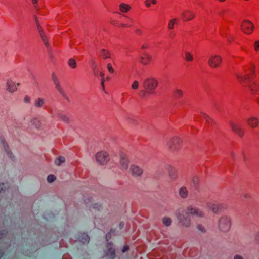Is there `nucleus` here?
<instances>
[{
  "label": "nucleus",
  "mask_w": 259,
  "mask_h": 259,
  "mask_svg": "<svg viewBox=\"0 0 259 259\" xmlns=\"http://www.w3.org/2000/svg\"><path fill=\"white\" fill-rule=\"evenodd\" d=\"M172 36H173V34H170V36H171V37H172Z\"/></svg>",
  "instance_id": "338daca9"
},
{
  "label": "nucleus",
  "mask_w": 259,
  "mask_h": 259,
  "mask_svg": "<svg viewBox=\"0 0 259 259\" xmlns=\"http://www.w3.org/2000/svg\"><path fill=\"white\" fill-rule=\"evenodd\" d=\"M94 73H95V74H96V72H95V70H94Z\"/></svg>",
  "instance_id": "774afa93"
},
{
  "label": "nucleus",
  "mask_w": 259,
  "mask_h": 259,
  "mask_svg": "<svg viewBox=\"0 0 259 259\" xmlns=\"http://www.w3.org/2000/svg\"><path fill=\"white\" fill-rule=\"evenodd\" d=\"M131 9L129 5L124 3H121L119 5V9L123 13L127 12Z\"/></svg>",
  "instance_id": "b1692460"
},
{
  "label": "nucleus",
  "mask_w": 259,
  "mask_h": 259,
  "mask_svg": "<svg viewBox=\"0 0 259 259\" xmlns=\"http://www.w3.org/2000/svg\"><path fill=\"white\" fill-rule=\"evenodd\" d=\"M230 155H231V157L232 158V159H234L235 158V154L233 152H231L230 153Z\"/></svg>",
  "instance_id": "4d7b16f0"
},
{
  "label": "nucleus",
  "mask_w": 259,
  "mask_h": 259,
  "mask_svg": "<svg viewBox=\"0 0 259 259\" xmlns=\"http://www.w3.org/2000/svg\"><path fill=\"white\" fill-rule=\"evenodd\" d=\"M251 71L253 73L254 72V70H253V69H251Z\"/></svg>",
  "instance_id": "e2e57ef3"
},
{
  "label": "nucleus",
  "mask_w": 259,
  "mask_h": 259,
  "mask_svg": "<svg viewBox=\"0 0 259 259\" xmlns=\"http://www.w3.org/2000/svg\"><path fill=\"white\" fill-rule=\"evenodd\" d=\"M56 180V177L52 174L49 175L47 177V181L49 183H52Z\"/></svg>",
  "instance_id": "c9c22d12"
},
{
  "label": "nucleus",
  "mask_w": 259,
  "mask_h": 259,
  "mask_svg": "<svg viewBox=\"0 0 259 259\" xmlns=\"http://www.w3.org/2000/svg\"><path fill=\"white\" fill-rule=\"evenodd\" d=\"M222 61V58L220 56L212 55L208 60V64L211 68H217L221 65Z\"/></svg>",
  "instance_id": "423d86ee"
},
{
  "label": "nucleus",
  "mask_w": 259,
  "mask_h": 259,
  "mask_svg": "<svg viewBox=\"0 0 259 259\" xmlns=\"http://www.w3.org/2000/svg\"><path fill=\"white\" fill-rule=\"evenodd\" d=\"M220 2H224L225 1V0H219Z\"/></svg>",
  "instance_id": "0e129e2a"
},
{
  "label": "nucleus",
  "mask_w": 259,
  "mask_h": 259,
  "mask_svg": "<svg viewBox=\"0 0 259 259\" xmlns=\"http://www.w3.org/2000/svg\"><path fill=\"white\" fill-rule=\"evenodd\" d=\"M146 93H147L146 90H141L140 92V95L142 96V97H144L145 96Z\"/></svg>",
  "instance_id": "49530a36"
},
{
  "label": "nucleus",
  "mask_w": 259,
  "mask_h": 259,
  "mask_svg": "<svg viewBox=\"0 0 259 259\" xmlns=\"http://www.w3.org/2000/svg\"><path fill=\"white\" fill-rule=\"evenodd\" d=\"M35 23L37 26V29L39 35L46 48L50 50L51 49L50 45L49 42V40L47 36L45 33V32L41 26L39 22L38 19L37 17H35Z\"/></svg>",
  "instance_id": "20e7f679"
},
{
  "label": "nucleus",
  "mask_w": 259,
  "mask_h": 259,
  "mask_svg": "<svg viewBox=\"0 0 259 259\" xmlns=\"http://www.w3.org/2000/svg\"><path fill=\"white\" fill-rule=\"evenodd\" d=\"M151 2L153 4H155L156 3V0H152Z\"/></svg>",
  "instance_id": "052dcab7"
},
{
  "label": "nucleus",
  "mask_w": 259,
  "mask_h": 259,
  "mask_svg": "<svg viewBox=\"0 0 259 259\" xmlns=\"http://www.w3.org/2000/svg\"><path fill=\"white\" fill-rule=\"evenodd\" d=\"M234 259H244V258L242 256L237 254L234 256Z\"/></svg>",
  "instance_id": "de8ad7c7"
},
{
  "label": "nucleus",
  "mask_w": 259,
  "mask_h": 259,
  "mask_svg": "<svg viewBox=\"0 0 259 259\" xmlns=\"http://www.w3.org/2000/svg\"><path fill=\"white\" fill-rule=\"evenodd\" d=\"M226 13V10H222L221 11L219 14L221 15H222V16L224 17V14Z\"/></svg>",
  "instance_id": "5fc2aeb1"
},
{
  "label": "nucleus",
  "mask_w": 259,
  "mask_h": 259,
  "mask_svg": "<svg viewBox=\"0 0 259 259\" xmlns=\"http://www.w3.org/2000/svg\"><path fill=\"white\" fill-rule=\"evenodd\" d=\"M157 85L158 82L157 80L152 78H147L143 81V88L149 94H153L155 93L154 90Z\"/></svg>",
  "instance_id": "f03ea898"
},
{
  "label": "nucleus",
  "mask_w": 259,
  "mask_h": 259,
  "mask_svg": "<svg viewBox=\"0 0 259 259\" xmlns=\"http://www.w3.org/2000/svg\"><path fill=\"white\" fill-rule=\"evenodd\" d=\"M84 202L87 207H89L90 210L92 208L94 211H99L102 209V205L99 203H96L92 205V199L91 197L86 198L84 200Z\"/></svg>",
  "instance_id": "9d476101"
},
{
  "label": "nucleus",
  "mask_w": 259,
  "mask_h": 259,
  "mask_svg": "<svg viewBox=\"0 0 259 259\" xmlns=\"http://www.w3.org/2000/svg\"><path fill=\"white\" fill-rule=\"evenodd\" d=\"M130 22H132V21H132V19H130Z\"/></svg>",
  "instance_id": "69168bd1"
},
{
  "label": "nucleus",
  "mask_w": 259,
  "mask_h": 259,
  "mask_svg": "<svg viewBox=\"0 0 259 259\" xmlns=\"http://www.w3.org/2000/svg\"><path fill=\"white\" fill-rule=\"evenodd\" d=\"M68 64L69 66L73 69L75 68L76 67V61L73 58H71L68 60Z\"/></svg>",
  "instance_id": "c756f323"
},
{
  "label": "nucleus",
  "mask_w": 259,
  "mask_h": 259,
  "mask_svg": "<svg viewBox=\"0 0 259 259\" xmlns=\"http://www.w3.org/2000/svg\"><path fill=\"white\" fill-rule=\"evenodd\" d=\"M203 116L208 124H211V123H213L214 121H213V119H212L211 117H210L208 115H206L205 113H203Z\"/></svg>",
  "instance_id": "72a5a7b5"
},
{
  "label": "nucleus",
  "mask_w": 259,
  "mask_h": 259,
  "mask_svg": "<svg viewBox=\"0 0 259 259\" xmlns=\"http://www.w3.org/2000/svg\"><path fill=\"white\" fill-rule=\"evenodd\" d=\"M6 232L4 233L0 232V239H2L4 237V236L5 235Z\"/></svg>",
  "instance_id": "6e6d98bb"
},
{
  "label": "nucleus",
  "mask_w": 259,
  "mask_h": 259,
  "mask_svg": "<svg viewBox=\"0 0 259 259\" xmlns=\"http://www.w3.org/2000/svg\"><path fill=\"white\" fill-rule=\"evenodd\" d=\"M247 123L249 126L255 128L258 125V119L254 116H251L247 119Z\"/></svg>",
  "instance_id": "6ab92c4d"
},
{
  "label": "nucleus",
  "mask_w": 259,
  "mask_h": 259,
  "mask_svg": "<svg viewBox=\"0 0 259 259\" xmlns=\"http://www.w3.org/2000/svg\"><path fill=\"white\" fill-rule=\"evenodd\" d=\"M135 32L137 34L141 35L142 34V32L141 30L137 29L135 31Z\"/></svg>",
  "instance_id": "09e8293b"
},
{
  "label": "nucleus",
  "mask_w": 259,
  "mask_h": 259,
  "mask_svg": "<svg viewBox=\"0 0 259 259\" xmlns=\"http://www.w3.org/2000/svg\"><path fill=\"white\" fill-rule=\"evenodd\" d=\"M185 59L188 61H191L193 59V56L189 52H186Z\"/></svg>",
  "instance_id": "f704fd0d"
},
{
  "label": "nucleus",
  "mask_w": 259,
  "mask_h": 259,
  "mask_svg": "<svg viewBox=\"0 0 259 259\" xmlns=\"http://www.w3.org/2000/svg\"><path fill=\"white\" fill-rule=\"evenodd\" d=\"M18 85L19 84H17V85ZM7 90L9 92H14L17 90V85L13 81L9 80L7 83Z\"/></svg>",
  "instance_id": "4be33fe9"
},
{
  "label": "nucleus",
  "mask_w": 259,
  "mask_h": 259,
  "mask_svg": "<svg viewBox=\"0 0 259 259\" xmlns=\"http://www.w3.org/2000/svg\"><path fill=\"white\" fill-rule=\"evenodd\" d=\"M241 30L246 34H250L253 30L254 26L253 24L249 20H245L243 21L241 25Z\"/></svg>",
  "instance_id": "6e6552de"
},
{
  "label": "nucleus",
  "mask_w": 259,
  "mask_h": 259,
  "mask_svg": "<svg viewBox=\"0 0 259 259\" xmlns=\"http://www.w3.org/2000/svg\"><path fill=\"white\" fill-rule=\"evenodd\" d=\"M182 141L178 137H174L168 142V146L171 150H178L181 145Z\"/></svg>",
  "instance_id": "1a4fd4ad"
},
{
  "label": "nucleus",
  "mask_w": 259,
  "mask_h": 259,
  "mask_svg": "<svg viewBox=\"0 0 259 259\" xmlns=\"http://www.w3.org/2000/svg\"><path fill=\"white\" fill-rule=\"evenodd\" d=\"M255 240L259 243V231L255 235Z\"/></svg>",
  "instance_id": "a18cd8bd"
},
{
  "label": "nucleus",
  "mask_w": 259,
  "mask_h": 259,
  "mask_svg": "<svg viewBox=\"0 0 259 259\" xmlns=\"http://www.w3.org/2000/svg\"><path fill=\"white\" fill-rule=\"evenodd\" d=\"M208 207L213 213H217L219 210L221 205L217 203L213 202L208 204Z\"/></svg>",
  "instance_id": "412c9836"
},
{
  "label": "nucleus",
  "mask_w": 259,
  "mask_h": 259,
  "mask_svg": "<svg viewBox=\"0 0 259 259\" xmlns=\"http://www.w3.org/2000/svg\"><path fill=\"white\" fill-rule=\"evenodd\" d=\"M182 16L185 18V20H190L192 19L194 15L190 11H187L185 13H183L182 14Z\"/></svg>",
  "instance_id": "393cba45"
},
{
  "label": "nucleus",
  "mask_w": 259,
  "mask_h": 259,
  "mask_svg": "<svg viewBox=\"0 0 259 259\" xmlns=\"http://www.w3.org/2000/svg\"><path fill=\"white\" fill-rule=\"evenodd\" d=\"M39 0H32V4L35 9L39 13L40 7L38 3Z\"/></svg>",
  "instance_id": "7c9ffc66"
},
{
  "label": "nucleus",
  "mask_w": 259,
  "mask_h": 259,
  "mask_svg": "<svg viewBox=\"0 0 259 259\" xmlns=\"http://www.w3.org/2000/svg\"><path fill=\"white\" fill-rule=\"evenodd\" d=\"M31 122L36 128H39L41 126L40 121L38 118H33L31 120Z\"/></svg>",
  "instance_id": "bb28decb"
},
{
  "label": "nucleus",
  "mask_w": 259,
  "mask_h": 259,
  "mask_svg": "<svg viewBox=\"0 0 259 259\" xmlns=\"http://www.w3.org/2000/svg\"><path fill=\"white\" fill-rule=\"evenodd\" d=\"M178 194L179 196L183 199L187 198L189 192L187 187L183 186L180 188L178 191Z\"/></svg>",
  "instance_id": "aec40b11"
},
{
  "label": "nucleus",
  "mask_w": 259,
  "mask_h": 259,
  "mask_svg": "<svg viewBox=\"0 0 259 259\" xmlns=\"http://www.w3.org/2000/svg\"><path fill=\"white\" fill-rule=\"evenodd\" d=\"M99 55L104 59L109 58L110 57V54L109 52L104 49H102L100 50L99 52Z\"/></svg>",
  "instance_id": "5701e85b"
},
{
  "label": "nucleus",
  "mask_w": 259,
  "mask_h": 259,
  "mask_svg": "<svg viewBox=\"0 0 259 259\" xmlns=\"http://www.w3.org/2000/svg\"><path fill=\"white\" fill-rule=\"evenodd\" d=\"M128 249H129V246H128V245H125V246L123 247V249H122V252H126L127 251H128Z\"/></svg>",
  "instance_id": "c03bdc74"
},
{
  "label": "nucleus",
  "mask_w": 259,
  "mask_h": 259,
  "mask_svg": "<svg viewBox=\"0 0 259 259\" xmlns=\"http://www.w3.org/2000/svg\"><path fill=\"white\" fill-rule=\"evenodd\" d=\"M120 163L121 167L122 169H127L128 166L129 161L126 157L124 154L120 155Z\"/></svg>",
  "instance_id": "4468645a"
},
{
  "label": "nucleus",
  "mask_w": 259,
  "mask_h": 259,
  "mask_svg": "<svg viewBox=\"0 0 259 259\" xmlns=\"http://www.w3.org/2000/svg\"><path fill=\"white\" fill-rule=\"evenodd\" d=\"M124 226V223L123 222H120L119 224V228L120 229H121L122 228H123Z\"/></svg>",
  "instance_id": "3c124183"
},
{
  "label": "nucleus",
  "mask_w": 259,
  "mask_h": 259,
  "mask_svg": "<svg viewBox=\"0 0 259 259\" xmlns=\"http://www.w3.org/2000/svg\"><path fill=\"white\" fill-rule=\"evenodd\" d=\"M163 223L166 226H169L171 225V219L169 218L164 217L162 220Z\"/></svg>",
  "instance_id": "473e14b6"
},
{
  "label": "nucleus",
  "mask_w": 259,
  "mask_h": 259,
  "mask_svg": "<svg viewBox=\"0 0 259 259\" xmlns=\"http://www.w3.org/2000/svg\"><path fill=\"white\" fill-rule=\"evenodd\" d=\"M76 239L79 242H82L84 244L88 243L90 240V238L87 234L79 233L76 235Z\"/></svg>",
  "instance_id": "ddd939ff"
},
{
  "label": "nucleus",
  "mask_w": 259,
  "mask_h": 259,
  "mask_svg": "<svg viewBox=\"0 0 259 259\" xmlns=\"http://www.w3.org/2000/svg\"><path fill=\"white\" fill-rule=\"evenodd\" d=\"M30 100H31V98L29 96H28L27 95L25 96V97L24 98V102H25L26 103H29L30 102Z\"/></svg>",
  "instance_id": "79ce46f5"
},
{
  "label": "nucleus",
  "mask_w": 259,
  "mask_h": 259,
  "mask_svg": "<svg viewBox=\"0 0 259 259\" xmlns=\"http://www.w3.org/2000/svg\"><path fill=\"white\" fill-rule=\"evenodd\" d=\"M120 26L123 27H131L132 25H127L126 24H121Z\"/></svg>",
  "instance_id": "603ef678"
},
{
  "label": "nucleus",
  "mask_w": 259,
  "mask_h": 259,
  "mask_svg": "<svg viewBox=\"0 0 259 259\" xmlns=\"http://www.w3.org/2000/svg\"><path fill=\"white\" fill-rule=\"evenodd\" d=\"M177 24V19L176 18H174L169 20L168 24V28L170 30L174 29V25Z\"/></svg>",
  "instance_id": "c85d7f7f"
},
{
  "label": "nucleus",
  "mask_w": 259,
  "mask_h": 259,
  "mask_svg": "<svg viewBox=\"0 0 259 259\" xmlns=\"http://www.w3.org/2000/svg\"><path fill=\"white\" fill-rule=\"evenodd\" d=\"M64 158L63 157H60L58 158L55 161V163L57 165H60L62 163L64 162Z\"/></svg>",
  "instance_id": "e433bc0d"
},
{
  "label": "nucleus",
  "mask_w": 259,
  "mask_h": 259,
  "mask_svg": "<svg viewBox=\"0 0 259 259\" xmlns=\"http://www.w3.org/2000/svg\"><path fill=\"white\" fill-rule=\"evenodd\" d=\"M254 49L255 51H258L259 50V40L256 41L254 43Z\"/></svg>",
  "instance_id": "37998d69"
},
{
  "label": "nucleus",
  "mask_w": 259,
  "mask_h": 259,
  "mask_svg": "<svg viewBox=\"0 0 259 259\" xmlns=\"http://www.w3.org/2000/svg\"><path fill=\"white\" fill-rule=\"evenodd\" d=\"M107 68L108 71L110 73H113L114 72V69H113L111 63L107 64Z\"/></svg>",
  "instance_id": "58836bf2"
},
{
  "label": "nucleus",
  "mask_w": 259,
  "mask_h": 259,
  "mask_svg": "<svg viewBox=\"0 0 259 259\" xmlns=\"http://www.w3.org/2000/svg\"><path fill=\"white\" fill-rule=\"evenodd\" d=\"M230 125L231 127L232 128V130L237 135H238L240 137L243 136V135L244 134V132H243V130H242L241 126L239 125L235 124V123L231 122L230 123Z\"/></svg>",
  "instance_id": "f8f14e48"
},
{
  "label": "nucleus",
  "mask_w": 259,
  "mask_h": 259,
  "mask_svg": "<svg viewBox=\"0 0 259 259\" xmlns=\"http://www.w3.org/2000/svg\"><path fill=\"white\" fill-rule=\"evenodd\" d=\"M138 86H139L138 82L137 81H134L132 85V88L133 89L136 90V89H138Z\"/></svg>",
  "instance_id": "a19ab883"
},
{
  "label": "nucleus",
  "mask_w": 259,
  "mask_h": 259,
  "mask_svg": "<svg viewBox=\"0 0 259 259\" xmlns=\"http://www.w3.org/2000/svg\"><path fill=\"white\" fill-rule=\"evenodd\" d=\"M192 182L195 188H197L199 184V178L197 176H194L192 180Z\"/></svg>",
  "instance_id": "2f4dec72"
},
{
  "label": "nucleus",
  "mask_w": 259,
  "mask_h": 259,
  "mask_svg": "<svg viewBox=\"0 0 259 259\" xmlns=\"http://www.w3.org/2000/svg\"><path fill=\"white\" fill-rule=\"evenodd\" d=\"M174 96L176 98H180L183 96V92L179 89H176L174 91Z\"/></svg>",
  "instance_id": "a878e982"
},
{
  "label": "nucleus",
  "mask_w": 259,
  "mask_h": 259,
  "mask_svg": "<svg viewBox=\"0 0 259 259\" xmlns=\"http://www.w3.org/2000/svg\"><path fill=\"white\" fill-rule=\"evenodd\" d=\"M104 78L102 77L101 79V85L102 86L103 90H104Z\"/></svg>",
  "instance_id": "864d4df0"
},
{
  "label": "nucleus",
  "mask_w": 259,
  "mask_h": 259,
  "mask_svg": "<svg viewBox=\"0 0 259 259\" xmlns=\"http://www.w3.org/2000/svg\"><path fill=\"white\" fill-rule=\"evenodd\" d=\"M236 76L239 82L246 84L252 94H254L257 91V88L255 83L254 82L250 83V77L248 75L247 76H243L239 74H236Z\"/></svg>",
  "instance_id": "7ed1b4c3"
},
{
  "label": "nucleus",
  "mask_w": 259,
  "mask_h": 259,
  "mask_svg": "<svg viewBox=\"0 0 259 259\" xmlns=\"http://www.w3.org/2000/svg\"><path fill=\"white\" fill-rule=\"evenodd\" d=\"M151 59V56L147 53H143V55L140 57V62L143 65L149 63Z\"/></svg>",
  "instance_id": "dca6fc26"
},
{
  "label": "nucleus",
  "mask_w": 259,
  "mask_h": 259,
  "mask_svg": "<svg viewBox=\"0 0 259 259\" xmlns=\"http://www.w3.org/2000/svg\"><path fill=\"white\" fill-rule=\"evenodd\" d=\"M105 255L109 259H113L115 257V250L113 248V244L108 243L106 245V249L105 251Z\"/></svg>",
  "instance_id": "9b49d317"
},
{
  "label": "nucleus",
  "mask_w": 259,
  "mask_h": 259,
  "mask_svg": "<svg viewBox=\"0 0 259 259\" xmlns=\"http://www.w3.org/2000/svg\"><path fill=\"white\" fill-rule=\"evenodd\" d=\"M115 231L114 229H111L106 235V239L107 241H108L111 238V234Z\"/></svg>",
  "instance_id": "4c0bfd02"
},
{
  "label": "nucleus",
  "mask_w": 259,
  "mask_h": 259,
  "mask_svg": "<svg viewBox=\"0 0 259 259\" xmlns=\"http://www.w3.org/2000/svg\"><path fill=\"white\" fill-rule=\"evenodd\" d=\"M231 227V221L229 217L223 216L218 222V227L220 231L224 232L228 231Z\"/></svg>",
  "instance_id": "39448f33"
},
{
  "label": "nucleus",
  "mask_w": 259,
  "mask_h": 259,
  "mask_svg": "<svg viewBox=\"0 0 259 259\" xmlns=\"http://www.w3.org/2000/svg\"><path fill=\"white\" fill-rule=\"evenodd\" d=\"M197 228L201 232H205V228L201 225H198L197 226Z\"/></svg>",
  "instance_id": "ea45409f"
},
{
  "label": "nucleus",
  "mask_w": 259,
  "mask_h": 259,
  "mask_svg": "<svg viewBox=\"0 0 259 259\" xmlns=\"http://www.w3.org/2000/svg\"><path fill=\"white\" fill-rule=\"evenodd\" d=\"M44 104V100L43 99L38 98L35 101L34 105L36 107H41Z\"/></svg>",
  "instance_id": "cd10ccee"
},
{
  "label": "nucleus",
  "mask_w": 259,
  "mask_h": 259,
  "mask_svg": "<svg viewBox=\"0 0 259 259\" xmlns=\"http://www.w3.org/2000/svg\"><path fill=\"white\" fill-rule=\"evenodd\" d=\"M100 75L101 76V77L102 78V77H104V74L103 72H100L99 73Z\"/></svg>",
  "instance_id": "13d9d810"
},
{
  "label": "nucleus",
  "mask_w": 259,
  "mask_h": 259,
  "mask_svg": "<svg viewBox=\"0 0 259 259\" xmlns=\"http://www.w3.org/2000/svg\"><path fill=\"white\" fill-rule=\"evenodd\" d=\"M147 47V45H143L142 46V49H145V48H146Z\"/></svg>",
  "instance_id": "bf43d9fd"
},
{
  "label": "nucleus",
  "mask_w": 259,
  "mask_h": 259,
  "mask_svg": "<svg viewBox=\"0 0 259 259\" xmlns=\"http://www.w3.org/2000/svg\"><path fill=\"white\" fill-rule=\"evenodd\" d=\"M130 170L132 175L139 177L141 176L143 173V170L138 166L132 165L130 167Z\"/></svg>",
  "instance_id": "2eb2a0df"
},
{
  "label": "nucleus",
  "mask_w": 259,
  "mask_h": 259,
  "mask_svg": "<svg viewBox=\"0 0 259 259\" xmlns=\"http://www.w3.org/2000/svg\"><path fill=\"white\" fill-rule=\"evenodd\" d=\"M166 170L168 172V175L170 179L174 181L177 178V174L176 170L172 166L169 165L166 168Z\"/></svg>",
  "instance_id": "f3484780"
},
{
  "label": "nucleus",
  "mask_w": 259,
  "mask_h": 259,
  "mask_svg": "<svg viewBox=\"0 0 259 259\" xmlns=\"http://www.w3.org/2000/svg\"><path fill=\"white\" fill-rule=\"evenodd\" d=\"M53 80L54 81V83L55 85L56 89L58 91V92L63 96H64L63 88H62L59 83V81L58 79L54 75L52 76Z\"/></svg>",
  "instance_id": "a211bd4d"
},
{
  "label": "nucleus",
  "mask_w": 259,
  "mask_h": 259,
  "mask_svg": "<svg viewBox=\"0 0 259 259\" xmlns=\"http://www.w3.org/2000/svg\"><path fill=\"white\" fill-rule=\"evenodd\" d=\"M97 162L102 165L106 164L109 160V155L106 152L101 151L96 155Z\"/></svg>",
  "instance_id": "0eeeda50"
},
{
  "label": "nucleus",
  "mask_w": 259,
  "mask_h": 259,
  "mask_svg": "<svg viewBox=\"0 0 259 259\" xmlns=\"http://www.w3.org/2000/svg\"><path fill=\"white\" fill-rule=\"evenodd\" d=\"M244 197L245 198H247V197H248V196H247V194H244Z\"/></svg>",
  "instance_id": "680f3d73"
},
{
  "label": "nucleus",
  "mask_w": 259,
  "mask_h": 259,
  "mask_svg": "<svg viewBox=\"0 0 259 259\" xmlns=\"http://www.w3.org/2000/svg\"><path fill=\"white\" fill-rule=\"evenodd\" d=\"M145 4L147 7H150L151 6L150 3L148 0H146L145 1Z\"/></svg>",
  "instance_id": "8fccbe9b"
},
{
  "label": "nucleus",
  "mask_w": 259,
  "mask_h": 259,
  "mask_svg": "<svg viewBox=\"0 0 259 259\" xmlns=\"http://www.w3.org/2000/svg\"><path fill=\"white\" fill-rule=\"evenodd\" d=\"M191 215L203 217L204 214L199 209L191 206H189L186 209L181 208L178 210L177 219L179 223L184 227H188L190 226L191 224L190 217Z\"/></svg>",
  "instance_id": "f257e3e1"
}]
</instances>
